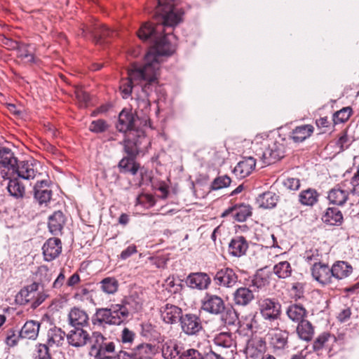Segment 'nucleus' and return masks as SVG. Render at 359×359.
Wrapping results in <instances>:
<instances>
[{"label": "nucleus", "instance_id": "nucleus-53", "mask_svg": "<svg viewBox=\"0 0 359 359\" xmlns=\"http://www.w3.org/2000/svg\"><path fill=\"white\" fill-rule=\"evenodd\" d=\"M231 178L227 175H224L215 178L211 184L212 190H219L227 187L231 184Z\"/></svg>", "mask_w": 359, "mask_h": 359}, {"label": "nucleus", "instance_id": "nucleus-22", "mask_svg": "<svg viewBox=\"0 0 359 359\" xmlns=\"http://www.w3.org/2000/svg\"><path fill=\"white\" fill-rule=\"evenodd\" d=\"M34 198L40 205H47L52 197V191L48 188L46 180L37 181L34 186Z\"/></svg>", "mask_w": 359, "mask_h": 359}, {"label": "nucleus", "instance_id": "nucleus-26", "mask_svg": "<svg viewBox=\"0 0 359 359\" xmlns=\"http://www.w3.org/2000/svg\"><path fill=\"white\" fill-rule=\"evenodd\" d=\"M333 280H340L348 277L353 272V267L344 261H337L332 265Z\"/></svg>", "mask_w": 359, "mask_h": 359}, {"label": "nucleus", "instance_id": "nucleus-10", "mask_svg": "<svg viewBox=\"0 0 359 359\" xmlns=\"http://www.w3.org/2000/svg\"><path fill=\"white\" fill-rule=\"evenodd\" d=\"M284 146L283 144L271 141L267 144V147L262 154V160L264 165H270L276 163L284 157Z\"/></svg>", "mask_w": 359, "mask_h": 359}, {"label": "nucleus", "instance_id": "nucleus-14", "mask_svg": "<svg viewBox=\"0 0 359 359\" xmlns=\"http://www.w3.org/2000/svg\"><path fill=\"white\" fill-rule=\"evenodd\" d=\"M1 174L4 179L9 180L6 187L9 194L16 199L22 198L25 194V188L18 178L13 177L15 174L5 172L4 170Z\"/></svg>", "mask_w": 359, "mask_h": 359}, {"label": "nucleus", "instance_id": "nucleus-56", "mask_svg": "<svg viewBox=\"0 0 359 359\" xmlns=\"http://www.w3.org/2000/svg\"><path fill=\"white\" fill-rule=\"evenodd\" d=\"M120 337L123 344L130 346L135 340V333L128 327H124Z\"/></svg>", "mask_w": 359, "mask_h": 359}, {"label": "nucleus", "instance_id": "nucleus-29", "mask_svg": "<svg viewBox=\"0 0 359 359\" xmlns=\"http://www.w3.org/2000/svg\"><path fill=\"white\" fill-rule=\"evenodd\" d=\"M183 348L175 341H166L162 346V355L165 359H180Z\"/></svg>", "mask_w": 359, "mask_h": 359}, {"label": "nucleus", "instance_id": "nucleus-23", "mask_svg": "<svg viewBox=\"0 0 359 359\" xmlns=\"http://www.w3.org/2000/svg\"><path fill=\"white\" fill-rule=\"evenodd\" d=\"M111 314L109 306L97 308L91 317V323L94 326L102 328L106 327L107 325H113Z\"/></svg>", "mask_w": 359, "mask_h": 359}, {"label": "nucleus", "instance_id": "nucleus-12", "mask_svg": "<svg viewBox=\"0 0 359 359\" xmlns=\"http://www.w3.org/2000/svg\"><path fill=\"white\" fill-rule=\"evenodd\" d=\"M289 332L286 330H276L270 334L269 344L273 352L281 353L288 349Z\"/></svg>", "mask_w": 359, "mask_h": 359}, {"label": "nucleus", "instance_id": "nucleus-32", "mask_svg": "<svg viewBox=\"0 0 359 359\" xmlns=\"http://www.w3.org/2000/svg\"><path fill=\"white\" fill-rule=\"evenodd\" d=\"M322 219L324 223L332 226H340L344 220L341 212L337 208H328Z\"/></svg>", "mask_w": 359, "mask_h": 359}, {"label": "nucleus", "instance_id": "nucleus-28", "mask_svg": "<svg viewBox=\"0 0 359 359\" xmlns=\"http://www.w3.org/2000/svg\"><path fill=\"white\" fill-rule=\"evenodd\" d=\"M40 323L36 320H28L20 330V336L22 339L35 340L39 332Z\"/></svg>", "mask_w": 359, "mask_h": 359}, {"label": "nucleus", "instance_id": "nucleus-61", "mask_svg": "<svg viewBox=\"0 0 359 359\" xmlns=\"http://www.w3.org/2000/svg\"><path fill=\"white\" fill-rule=\"evenodd\" d=\"M352 188L350 193L359 197V165L356 172L353 175L351 180Z\"/></svg>", "mask_w": 359, "mask_h": 359}, {"label": "nucleus", "instance_id": "nucleus-54", "mask_svg": "<svg viewBox=\"0 0 359 359\" xmlns=\"http://www.w3.org/2000/svg\"><path fill=\"white\" fill-rule=\"evenodd\" d=\"M20 339H22L20 336V331H15L13 329H8L6 331L5 342L8 346L13 347L16 346Z\"/></svg>", "mask_w": 359, "mask_h": 359}, {"label": "nucleus", "instance_id": "nucleus-41", "mask_svg": "<svg viewBox=\"0 0 359 359\" xmlns=\"http://www.w3.org/2000/svg\"><path fill=\"white\" fill-rule=\"evenodd\" d=\"M297 332L302 339L310 341L313 336L314 329L309 320H304L298 324Z\"/></svg>", "mask_w": 359, "mask_h": 359}, {"label": "nucleus", "instance_id": "nucleus-35", "mask_svg": "<svg viewBox=\"0 0 359 359\" xmlns=\"http://www.w3.org/2000/svg\"><path fill=\"white\" fill-rule=\"evenodd\" d=\"M320 194L312 188L302 190L299 194V202L304 206H313L318 201Z\"/></svg>", "mask_w": 359, "mask_h": 359}, {"label": "nucleus", "instance_id": "nucleus-27", "mask_svg": "<svg viewBox=\"0 0 359 359\" xmlns=\"http://www.w3.org/2000/svg\"><path fill=\"white\" fill-rule=\"evenodd\" d=\"M65 223V215L62 211H55L48 219V228L53 235L61 233Z\"/></svg>", "mask_w": 359, "mask_h": 359}, {"label": "nucleus", "instance_id": "nucleus-5", "mask_svg": "<svg viewBox=\"0 0 359 359\" xmlns=\"http://www.w3.org/2000/svg\"><path fill=\"white\" fill-rule=\"evenodd\" d=\"M158 76L152 74L149 77L146 84H144L140 91L135 93L134 98H133L137 105V109L142 111L144 115L147 114L150 107L149 97L153 93H158L161 91V86L159 85Z\"/></svg>", "mask_w": 359, "mask_h": 359}, {"label": "nucleus", "instance_id": "nucleus-55", "mask_svg": "<svg viewBox=\"0 0 359 359\" xmlns=\"http://www.w3.org/2000/svg\"><path fill=\"white\" fill-rule=\"evenodd\" d=\"M180 359H204L203 355L195 348H183Z\"/></svg>", "mask_w": 359, "mask_h": 359}, {"label": "nucleus", "instance_id": "nucleus-16", "mask_svg": "<svg viewBox=\"0 0 359 359\" xmlns=\"http://www.w3.org/2000/svg\"><path fill=\"white\" fill-rule=\"evenodd\" d=\"M44 260L51 262L55 259L62 252V242L58 238L48 239L42 247Z\"/></svg>", "mask_w": 359, "mask_h": 359}, {"label": "nucleus", "instance_id": "nucleus-48", "mask_svg": "<svg viewBox=\"0 0 359 359\" xmlns=\"http://www.w3.org/2000/svg\"><path fill=\"white\" fill-rule=\"evenodd\" d=\"M330 340L334 341L336 340L335 337L329 333H323L322 334L319 335L313 341V350L316 351L321 350L326 346V344Z\"/></svg>", "mask_w": 359, "mask_h": 359}, {"label": "nucleus", "instance_id": "nucleus-49", "mask_svg": "<svg viewBox=\"0 0 359 359\" xmlns=\"http://www.w3.org/2000/svg\"><path fill=\"white\" fill-rule=\"evenodd\" d=\"M269 282V276L264 273V269L259 270L252 280V285L258 289L264 287Z\"/></svg>", "mask_w": 359, "mask_h": 359}, {"label": "nucleus", "instance_id": "nucleus-46", "mask_svg": "<svg viewBox=\"0 0 359 359\" xmlns=\"http://www.w3.org/2000/svg\"><path fill=\"white\" fill-rule=\"evenodd\" d=\"M250 205H241L239 206L235 205V213L233 215L234 219L239 222H245L248 217L251 216L252 211Z\"/></svg>", "mask_w": 359, "mask_h": 359}, {"label": "nucleus", "instance_id": "nucleus-31", "mask_svg": "<svg viewBox=\"0 0 359 359\" xmlns=\"http://www.w3.org/2000/svg\"><path fill=\"white\" fill-rule=\"evenodd\" d=\"M254 299L251 290L245 287L238 288L233 293V301L238 306H247Z\"/></svg>", "mask_w": 359, "mask_h": 359}, {"label": "nucleus", "instance_id": "nucleus-20", "mask_svg": "<svg viewBox=\"0 0 359 359\" xmlns=\"http://www.w3.org/2000/svg\"><path fill=\"white\" fill-rule=\"evenodd\" d=\"M249 248L248 242L243 236H234L229 243V254L235 257H240L246 254Z\"/></svg>", "mask_w": 359, "mask_h": 359}, {"label": "nucleus", "instance_id": "nucleus-39", "mask_svg": "<svg viewBox=\"0 0 359 359\" xmlns=\"http://www.w3.org/2000/svg\"><path fill=\"white\" fill-rule=\"evenodd\" d=\"M219 315L221 321L226 325H234L238 321V313L231 306H225L224 311Z\"/></svg>", "mask_w": 359, "mask_h": 359}, {"label": "nucleus", "instance_id": "nucleus-44", "mask_svg": "<svg viewBox=\"0 0 359 359\" xmlns=\"http://www.w3.org/2000/svg\"><path fill=\"white\" fill-rule=\"evenodd\" d=\"M273 271L279 278H286L291 276L292 267L288 262L283 261L273 266Z\"/></svg>", "mask_w": 359, "mask_h": 359}, {"label": "nucleus", "instance_id": "nucleus-17", "mask_svg": "<svg viewBox=\"0 0 359 359\" xmlns=\"http://www.w3.org/2000/svg\"><path fill=\"white\" fill-rule=\"evenodd\" d=\"M89 317L86 311L78 308H72L68 314L69 324L74 328H83L90 324Z\"/></svg>", "mask_w": 359, "mask_h": 359}, {"label": "nucleus", "instance_id": "nucleus-51", "mask_svg": "<svg viewBox=\"0 0 359 359\" xmlns=\"http://www.w3.org/2000/svg\"><path fill=\"white\" fill-rule=\"evenodd\" d=\"M304 258L307 263L311 264L312 266L313 264L323 262L321 261L322 255L317 249L306 251L304 254Z\"/></svg>", "mask_w": 359, "mask_h": 359}, {"label": "nucleus", "instance_id": "nucleus-4", "mask_svg": "<svg viewBox=\"0 0 359 359\" xmlns=\"http://www.w3.org/2000/svg\"><path fill=\"white\" fill-rule=\"evenodd\" d=\"M90 355L95 359H116V343L100 332H93L90 340Z\"/></svg>", "mask_w": 359, "mask_h": 359}, {"label": "nucleus", "instance_id": "nucleus-64", "mask_svg": "<svg viewBox=\"0 0 359 359\" xmlns=\"http://www.w3.org/2000/svg\"><path fill=\"white\" fill-rule=\"evenodd\" d=\"M351 141L347 134L344 133L337 140V145L340 147L341 150H345L351 145Z\"/></svg>", "mask_w": 359, "mask_h": 359}, {"label": "nucleus", "instance_id": "nucleus-57", "mask_svg": "<svg viewBox=\"0 0 359 359\" xmlns=\"http://www.w3.org/2000/svg\"><path fill=\"white\" fill-rule=\"evenodd\" d=\"M154 203L155 201L152 196L142 194L137 197L135 205H140L144 208H148L153 206Z\"/></svg>", "mask_w": 359, "mask_h": 359}, {"label": "nucleus", "instance_id": "nucleus-38", "mask_svg": "<svg viewBox=\"0 0 359 359\" xmlns=\"http://www.w3.org/2000/svg\"><path fill=\"white\" fill-rule=\"evenodd\" d=\"M257 202L263 208H273L277 204L278 196L271 191L265 192L259 195Z\"/></svg>", "mask_w": 359, "mask_h": 359}, {"label": "nucleus", "instance_id": "nucleus-42", "mask_svg": "<svg viewBox=\"0 0 359 359\" xmlns=\"http://www.w3.org/2000/svg\"><path fill=\"white\" fill-rule=\"evenodd\" d=\"M36 280L42 285L46 286L52 280V273L46 265H41L37 268L34 273Z\"/></svg>", "mask_w": 359, "mask_h": 359}, {"label": "nucleus", "instance_id": "nucleus-11", "mask_svg": "<svg viewBox=\"0 0 359 359\" xmlns=\"http://www.w3.org/2000/svg\"><path fill=\"white\" fill-rule=\"evenodd\" d=\"M224 301L222 297L216 294L206 293L202 300V309L205 312L212 315H219L224 311Z\"/></svg>", "mask_w": 359, "mask_h": 359}, {"label": "nucleus", "instance_id": "nucleus-45", "mask_svg": "<svg viewBox=\"0 0 359 359\" xmlns=\"http://www.w3.org/2000/svg\"><path fill=\"white\" fill-rule=\"evenodd\" d=\"M100 284L102 290L107 294H114L118 290V283L114 278H105Z\"/></svg>", "mask_w": 359, "mask_h": 359}, {"label": "nucleus", "instance_id": "nucleus-62", "mask_svg": "<svg viewBox=\"0 0 359 359\" xmlns=\"http://www.w3.org/2000/svg\"><path fill=\"white\" fill-rule=\"evenodd\" d=\"M17 297L22 304H25L30 302H32L34 298V294L29 293V292L24 287L20 291Z\"/></svg>", "mask_w": 359, "mask_h": 359}, {"label": "nucleus", "instance_id": "nucleus-52", "mask_svg": "<svg viewBox=\"0 0 359 359\" xmlns=\"http://www.w3.org/2000/svg\"><path fill=\"white\" fill-rule=\"evenodd\" d=\"M109 128V125L104 119H97L93 121L89 126L90 131L95 133H102L105 132Z\"/></svg>", "mask_w": 359, "mask_h": 359}, {"label": "nucleus", "instance_id": "nucleus-47", "mask_svg": "<svg viewBox=\"0 0 359 359\" xmlns=\"http://www.w3.org/2000/svg\"><path fill=\"white\" fill-rule=\"evenodd\" d=\"M352 114V109L350 107H344L341 109L334 113L332 121L334 125H337L346 121Z\"/></svg>", "mask_w": 359, "mask_h": 359}, {"label": "nucleus", "instance_id": "nucleus-43", "mask_svg": "<svg viewBox=\"0 0 359 359\" xmlns=\"http://www.w3.org/2000/svg\"><path fill=\"white\" fill-rule=\"evenodd\" d=\"M121 303L124 304L128 310L131 309L134 312L140 311L143 305L142 299L137 294H132L126 297Z\"/></svg>", "mask_w": 359, "mask_h": 359}, {"label": "nucleus", "instance_id": "nucleus-18", "mask_svg": "<svg viewBox=\"0 0 359 359\" xmlns=\"http://www.w3.org/2000/svg\"><path fill=\"white\" fill-rule=\"evenodd\" d=\"M266 343L260 337H252L246 346V354L252 358H257L264 355L266 351Z\"/></svg>", "mask_w": 359, "mask_h": 359}, {"label": "nucleus", "instance_id": "nucleus-1", "mask_svg": "<svg viewBox=\"0 0 359 359\" xmlns=\"http://www.w3.org/2000/svg\"><path fill=\"white\" fill-rule=\"evenodd\" d=\"M174 26L165 25L163 22L153 18V22L144 23L140 28L137 36L144 41L152 43V46L144 55L142 67L134 66L128 71V77L121 81L119 89L123 99L128 98L133 91H140L149 77L159 75L161 56H168L175 51V46L170 40L168 28Z\"/></svg>", "mask_w": 359, "mask_h": 359}, {"label": "nucleus", "instance_id": "nucleus-40", "mask_svg": "<svg viewBox=\"0 0 359 359\" xmlns=\"http://www.w3.org/2000/svg\"><path fill=\"white\" fill-rule=\"evenodd\" d=\"M154 346L150 344L142 343L131 351L136 359H150L153 355Z\"/></svg>", "mask_w": 359, "mask_h": 359}, {"label": "nucleus", "instance_id": "nucleus-21", "mask_svg": "<svg viewBox=\"0 0 359 359\" xmlns=\"http://www.w3.org/2000/svg\"><path fill=\"white\" fill-rule=\"evenodd\" d=\"M111 313L113 325H121L126 323L130 316L128 308L124 304H113L109 306Z\"/></svg>", "mask_w": 359, "mask_h": 359}, {"label": "nucleus", "instance_id": "nucleus-50", "mask_svg": "<svg viewBox=\"0 0 359 359\" xmlns=\"http://www.w3.org/2000/svg\"><path fill=\"white\" fill-rule=\"evenodd\" d=\"M49 346L45 344H39L36 346L34 359H52Z\"/></svg>", "mask_w": 359, "mask_h": 359}, {"label": "nucleus", "instance_id": "nucleus-59", "mask_svg": "<svg viewBox=\"0 0 359 359\" xmlns=\"http://www.w3.org/2000/svg\"><path fill=\"white\" fill-rule=\"evenodd\" d=\"M75 95L80 107H86L90 101L89 95L80 88L75 90Z\"/></svg>", "mask_w": 359, "mask_h": 359}, {"label": "nucleus", "instance_id": "nucleus-9", "mask_svg": "<svg viewBox=\"0 0 359 359\" xmlns=\"http://www.w3.org/2000/svg\"><path fill=\"white\" fill-rule=\"evenodd\" d=\"M180 323L182 332L188 336L198 335L203 330L201 319L196 314H184Z\"/></svg>", "mask_w": 359, "mask_h": 359}, {"label": "nucleus", "instance_id": "nucleus-19", "mask_svg": "<svg viewBox=\"0 0 359 359\" xmlns=\"http://www.w3.org/2000/svg\"><path fill=\"white\" fill-rule=\"evenodd\" d=\"M186 283L192 289L203 290L209 287L211 283V279L205 273H191L187 276Z\"/></svg>", "mask_w": 359, "mask_h": 359}, {"label": "nucleus", "instance_id": "nucleus-25", "mask_svg": "<svg viewBox=\"0 0 359 359\" xmlns=\"http://www.w3.org/2000/svg\"><path fill=\"white\" fill-rule=\"evenodd\" d=\"M256 165V160L253 157H245L238 163L233 172L240 179L250 175Z\"/></svg>", "mask_w": 359, "mask_h": 359}, {"label": "nucleus", "instance_id": "nucleus-36", "mask_svg": "<svg viewBox=\"0 0 359 359\" xmlns=\"http://www.w3.org/2000/svg\"><path fill=\"white\" fill-rule=\"evenodd\" d=\"M313 133L311 125H302L297 126L292 132L291 138L294 142H302L309 137Z\"/></svg>", "mask_w": 359, "mask_h": 359}, {"label": "nucleus", "instance_id": "nucleus-60", "mask_svg": "<svg viewBox=\"0 0 359 359\" xmlns=\"http://www.w3.org/2000/svg\"><path fill=\"white\" fill-rule=\"evenodd\" d=\"M284 187L291 191H297L300 187V180L296 177H287L283 181Z\"/></svg>", "mask_w": 359, "mask_h": 359}, {"label": "nucleus", "instance_id": "nucleus-30", "mask_svg": "<svg viewBox=\"0 0 359 359\" xmlns=\"http://www.w3.org/2000/svg\"><path fill=\"white\" fill-rule=\"evenodd\" d=\"M286 314L292 321L299 324L304 320L307 311L302 304H291L286 309Z\"/></svg>", "mask_w": 359, "mask_h": 359}, {"label": "nucleus", "instance_id": "nucleus-6", "mask_svg": "<svg viewBox=\"0 0 359 359\" xmlns=\"http://www.w3.org/2000/svg\"><path fill=\"white\" fill-rule=\"evenodd\" d=\"M82 34L84 36L90 35L96 44H104L109 42V39L113 36L114 32L104 27V25L95 22L90 26L82 28Z\"/></svg>", "mask_w": 359, "mask_h": 359}, {"label": "nucleus", "instance_id": "nucleus-8", "mask_svg": "<svg viewBox=\"0 0 359 359\" xmlns=\"http://www.w3.org/2000/svg\"><path fill=\"white\" fill-rule=\"evenodd\" d=\"M313 278L322 286L330 285L334 283L332 266L322 262L313 264L311 267Z\"/></svg>", "mask_w": 359, "mask_h": 359}, {"label": "nucleus", "instance_id": "nucleus-34", "mask_svg": "<svg viewBox=\"0 0 359 359\" xmlns=\"http://www.w3.org/2000/svg\"><path fill=\"white\" fill-rule=\"evenodd\" d=\"M214 344L217 346L224 348L236 346V341L231 332H220L215 335L213 339Z\"/></svg>", "mask_w": 359, "mask_h": 359}, {"label": "nucleus", "instance_id": "nucleus-33", "mask_svg": "<svg viewBox=\"0 0 359 359\" xmlns=\"http://www.w3.org/2000/svg\"><path fill=\"white\" fill-rule=\"evenodd\" d=\"M348 191L336 186L329 191L327 198L332 204L343 205L348 200Z\"/></svg>", "mask_w": 359, "mask_h": 359}, {"label": "nucleus", "instance_id": "nucleus-13", "mask_svg": "<svg viewBox=\"0 0 359 359\" xmlns=\"http://www.w3.org/2000/svg\"><path fill=\"white\" fill-rule=\"evenodd\" d=\"M213 280L219 286L231 287L237 283L238 276L233 269L224 267L216 272Z\"/></svg>", "mask_w": 359, "mask_h": 359}, {"label": "nucleus", "instance_id": "nucleus-37", "mask_svg": "<svg viewBox=\"0 0 359 359\" xmlns=\"http://www.w3.org/2000/svg\"><path fill=\"white\" fill-rule=\"evenodd\" d=\"M65 332L60 328L53 327L50 328L47 334V345L49 346H60L64 341Z\"/></svg>", "mask_w": 359, "mask_h": 359}, {"label": "nucleus", "instance_id": "nucleus-24", "mask_svg": "<svg viewBox=\"0 0 359 359\" xmlns=\"http://www.w3.org/2000/svg\"><path fill=\"white\" fill-rule=\"evenodd\" d=\"M67 339L69 345L74 347L85 346L91 338L87 331L83 328H75L71 330L67 335Z\"/></svg>", "mask_w": 359, "mask_h": 359}, {"label": "nucleus", "instance_id": "nucleus-58", "mask_svg": "<svg viewBox=\"0 0 359 359\" xmlns=\"http://www.w3.org/2000/svg\"><path fill=\"white\" fill-rule=\"evenodd\" d=\"M18 57L26 62L32 63L34 62V56L30 53L26 46H18Z\"/></svg>", "mask_w": 359, "mask_h": 359}, {"label": "nucleus", "instance_id": "nucleus-63", "mask_svg": "<svg viewBox=\"0 0 359 359\" xmlns=\"http://www.w3.org/2000/svg\"><path fill=\"white\" fill-rule=\"evenodd\" d=\"M304 292V289L302 283L297 282L292 284L291 294L296 300L303 297Z\"/></svg>", "mask_w": 359, "mask_h": 359}, {"label": "nucleus", "instance_id": "nucleus-15", "mask_svg": "<svg viewBox=\"0 0 359 359\" xmlns=\"http://www.w3.org/2000/svg\"><path fill=\"white\" fill-rule=\"evenodd\" d=\"M160 313L163 321L171 325L180 322L184 315L180 307L169 303L161 307Z\"/></svg>", "mask_w": 359, "mask_h": 359}, {"label": "nucleus", "instance_id": "nucleus-7", "mask_svg": "<svg viewBox=\"0 0 359 359\" xmlns=\"http://www.w3.org/2000/svg\"><path fill=\"white\" fill-rule=\"evenodd\" d=\"M259 309L262 318L269 321H274L281 316V304L273 298H264L259 301Z\"/></svg>", "mask_w": 359, "mask_h": 359}, {"label": "nucleus", "instance_id": "nucleus-3", "mask_svg": "<svg viewBox=\"0 0 359 359\" xmlns=\"http://www.w3.org/2000/svg\"><path fill=\"white\" fill-rule=\"evenodd\" d=\"M0 164L8 170L6 172L17 174L19 177L24 180L34 179L37 174L32 163L28 161H21L18 163L13 152L7 147L0 148Z\"/></svg>", "mask_w": 359, "mask_h": 359}, {"label": "nucleus", "instance_id": "nucleus-2", "mask_svg": "<svg viewBox=\"0 0 359 359\" xmlns=\"http://www.w3.org/2000/svg\"><path fill=\"white\" fill-rule=\"evenodd\" d=\"M117 130L124 133V151L128 156L123 157L118 163L121 172H130L133 175L137 174L140 164L135 161L140 151V145L146 139L145 132L142 129L135 128V120L133 113L123 109L119 115L116 126Z\"/></svg>", "mask_w": 359, "mask_h": 359}]
</instances>
